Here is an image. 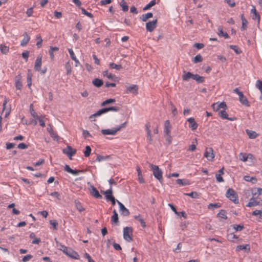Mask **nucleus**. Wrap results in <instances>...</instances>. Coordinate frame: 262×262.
Listing matches in <instances>:
<instances>
[{
	"label": "nucleus",
	"mask_w": 262,
	"mask_h": 262,
	"mask_svg": "<svg viewBox=\"0 0 262 262\" xmlns=\"http://www.w3.org/2000/svg\"><path fill=\"white\" fill-rule=\"evenodd\" d=\"M0 51L2 53L4 54H6L9 51V47L6 46L5 45L2 44L0 45Z\"/></svg>",
	"instance_id": "58836bf2"
},
{
	"label": "nucleus",
	"mask_w": 262,
	"mask_h": 262,
	"mask_svg": "<svg viewBox=\"0 0 262 262\" xmlns=\"http://www.w3.org/2000/svg\"><path fill=\"white\" fill-rule=\"evenodd\" d=\"M260 202L259 201L257 200L256 197L251 198L249 202L247 204V206L249 207H251L253 206H255L260 205Z\"/></svg>",
	"instance_id": "6ab92c4d"
},
{
	"label": "nucleus",
	"mask_w": 262,
	"mask_h": 262,
	"mask_svg": "<svg viewBox=\"0 0 262 262\" xmlns=\"http://www.w3.org/2000/svg\"><path fill=\"white\" fill-rule=\"evenodd\" d=\"M193 74L191 72H187L182 75V79L184 81H188L190 78H193Z\"/></svg>",
	"instance_id": "f704fd0d"
},
{
	"label": "nucleus",
	"mask_w": 262,
	"mask_h": 262,
	"mask_svg": "<svg viewBox=\"0 0 262 262\" xmlns=\"http://www.w3.org/2000/svg\"><path fill=\"white\" fill-rule=\"evenodd\" d=\"M211 106L213 111L215 112L219 111L221 108L226 110L227 108L226 104L224 102L214 103L212 104Z\"/></svg>",
	"instance_id": "1a4fd4ad"
},
{
	"label": "nucleus",
	"mask_w": 262,
	"mask_h": 262,
	"mask_svg": "<svg viewBox=\"0 0 262 262\" xmlns=\"http://www.w3.org/2000/svg\"><path fill=\"white\" fill-rule=\"evenodd\" d=\"M239 159L240 160L246 162L248 159L252 160L254 159L253 156L251 154H247L245 152H241L239 154Z\"/></svg>",
	"instance_id": "f8f14e48"
},
{
	"label": "nucleus",
	"mask_w": 262,
	"mask_h": 262,
	"mask_svg": "<svg viewBox=\"0 0 262 262\" xmlns=\"http://www.w3.org/2000/svg\"><path fill=\"white\" fill-rule=\"evenodd\" d=\"M219 114V116L223 119H226L230 121H233L235 120V118L228 117V115L226 111V110L223 109V110L220 111Z\"/></svg>",
	"instance_id": "393cba45"
},
{
	"label": "nucleus",
	"mask_w": 262,
	"mask_h": 262,
	"mask_svg": "<svg viewBox=\"0 0 262 262\" xmlns=\"http://www.w3.org/2000/svg\"><path fill=\"white\" fill-rule=\"evenodd\" d=\"M251 193L253 197H255L256 195L259 196L262 194V188H256L252 190Z\"/></svg>",
	"instance_id": "c756f323"
},
{
	"label": "nucleus",
	"mask_w": 262,
	"mask_h": 262,
	"mask_svg": "<svg viewBox=\"0 0 262 262\" xmlns=\"http://www.w3.org/2000/svg\"><path fill=\"white\" fill-rule=\"evenodd\" d=\"M15 86H16V89H17V90H20L21 89L22 84H21V82L20 81V78H16Z\"/></svg>",
	"instance_id": "864d4df0"
},
{
	"label": "nucleus",
	"mask_w": 262,
	"mask_h": 262,
	"mask_svg": "<svg viewBox=\"0 0 262 262\" xmlns=\"http://www.w3.org/2000/svg\"><path fill=\"white\" fill-rule=\"evenodd\" d=\"M119 107H117V106H111V107L103 108H102V109L99 110L95 114L91 115L89 117V118H90V119H92V121H95V118H96L97 117L100 116L101 115L106 113L109 111H113V112H117L119 111Z\"/></svg>",
	"instance_id": "f257e3e1"
},
{
	"label": "nucleus",
	"mask_w": 262,
	"mask_h": 262,
	"mask_svg": "<svg viewBox=\"0 0 262 262\" xmlns=\"http://www.w3.org/2000/svg\"><path fill=\"white\" fill-rule=\"evenodd\" d=\"M102 192H103V194L105 195V196L106 200H107L110 201L112 199V198L114 197L112 195L113 189H112V187L111 186H110V187L108 190H107L105 191H103Z\"/></svg>",
	"instance_id": "4be33fe9"
},
{
	"label": "nucleus",
	"mask_w": 262,
	"mask_h": 262,
	"mask_svg": "<svg viewBox=\"0 0 262 262\" xmlns=\"http://www.w3.org/2000/svg\"><path fill=\"white\" fill-rule=\"evenodd\" d=\"M217 216L224 220L227 219V213L226 211L221 210L217 214Z\"/></svg>",
	"instance_id": "a18cd8bd"
},
{
	"label": "nucleus",
	"mask_w": 262,
	"mask_h": 262,
	"mask_svg": "<svg viewBox=\"0 0 262 262\" xmlns=\"http://www.w3.org/2000/svg\"><path fill=\"white\" fill-rule=\"evenodd\" d=\"M197 144L196 139H195L194 142H192V144L189 147L188 150L191 151H194L196 149V144Z\"/></svg>",
	"instance_id": "0e129e2a"
},
{
	"label": "nucleus",
	"mask_w": 262,
	"mask_h": 262,
	"mask_svg": "<svg viewBox=\"0 0 262 262\" xmlns=\"http://www.w3.org/2000/svg\"><path fill=\"white\" fill-rule=\"evenodd\" d=\"M171 128H172V126L170 124V121L169 120H166L164 122V133L165 134H171Z\"/></svg>",
	"instance_id": "f3484780"
},
{
	"label": "nucleus",
	"mask_w": 262,
	"mask_h": 262,
	"mask_svg": "<svg viewBox=\"0 0 262 262\" xmlns=\"http://www.w3.org/2000/svg\"><path fill=\"white\" fill-rule=\"evenodd\" d=\"M157 19L148 21L146 24V29L148 32H152L156 28L157 25Z\"/></svg>",
	"instance_id": "9b49d317"
},
{
	"label": "nucleus",
	"mask_w": 262,
	"mask_h": 262,
	"mask_svg": "<svg viewBox=\"0 0 262 262\" xmlns=\"http://www.w3.org/2000/svg\"><path fill=\"white\" fill-rule=\"evenodd\" d=\"M50 223L53 227V228L55 230H57L58 224L56 220H50Z\"/></svg>",
	"instance_id": "338daca9"
},
{
	"label": "nucleus",
	"mask_w": 262,
	"mask_h": 262,
	"mask_svg": "<svg viewBox=\"0 0 262 262\" xmlns=\"http://www.w3.org/2000/svg\"><path fill=\"white\" fill-rule=\"evenodd\" d=\"M138 86L136 84H132L129 86H127L126 88V94L133 93L135 95L138 94Z\"/></svg>",
	"instance_id": "9d476101"
},
{
	"label": "nucleus",
	"mask_w": 262,
	"mask_h": 262,
	"mask_svg": "<svg viewBox=\"0 0 262 262\" xmlns=\"http://www.w3.org/2000/svg\"><path fill=\"white\" fill-rule=\"evenodd\" d=\"M241 19H242V29L246 30L247 28L248 21L245 18L243 14L241 15Z\"/></svg>",
	"instance_id": "a19ab883"
},
{
	"label": "nucleus",
	"mask_w": 262,
	"mask_h": 262,
	"mask_svg": "<svg viewBox=\"0 0 262 262\" xmlns=\"http://www.w3.org/2000/svg\"><path fill=\"white\" fill-rule=\"evenodd\" d=\"M113 215L111 217V222L112 224H114L116 225H118L119 220H118V215L115 209H114L113 211Z\"/></svg>",
	"instance_id": "5701e85b"
},
{
	"label": "nucleus",
	"mask_w": 262,
	"mask_h": 262,
	"mask_svg": "<svg viewBox=\"0 0 262 262\" xmlns=\"http://www.w3.org/2000/svg\"><path fill=\"white\" fill-rule=\"evenodd\" d=\"M68 50L69 51L71 59L72 60H75L77 57L75 55L73 50L72 49H68Z\"/></svg>",
	"instance_id": "69168bd1"
},
{
	"label": "nucleus",
	"mask_w": 262,
	"mask_h": 262,
	"mask_svg": "<svg viewBox=\"0 0 262 262\" xmlns=\"http://www.w3.org/2000/svg\"><path fill=\"white\" fill-rule=\"evenodd\" d=\"M229 47L237 54H239L242 52V50L236 45H230Z\"/></svg>",
	"instance_id": "09e8293b"
},
{
	"label": "nucleus",
	"mask_w": 262,
	"mask_h": 262,
	"mask_svg": "<svg viewBox=\"0 0 262 262\" xmlns=\"http://www.w3.org/2000/svg\"><path fill=\"white\" fill-rule=\"evenodd\" d=\"M239 100L240 102L246 106H250V103L247 98L243 94L239 97Z\"/></svg>",
	"instance_id": "a878e982"
},
{
	"label": "nucleus",
	"mask_w": 262,
	"mask_h": 262,
	"mask_svg": "<svg viewBox=\"0 0 262 262\" xmlns=\"http://www.w3.org/2000/svg\"><path fill=\"white\" fill-rule=\"evenodd\" d=\"M245 250L246 252H249L250 251V246L249 244L244 245H238L236 247V251Z\"/></svg>",
	"instance_id": "b1692460"
},
{
	"label": "nucleus",
	"mask_w": 262,
	"mask_h": 262,
	"mask_svg": "<svg viewBox=\"0 0 262 262\" xmlns=\"http://www.w3.org/2000/svg\"><path fill=\"white\" fill-rule=\"evenodd\" d=\"M177 183L181 186H186L190 184V181L188 179H177L176 180Z\"/></svg>",
	"instance_id": "bb28decb"
},
{
	"label": "nucleus",
	"mask_w": 262,
	"mask_h": 262,
	"mask_svg": "<svg viewBox=\"0 0 262 262\" xmlns=\"http://www.w3.org/2000/svg\"><path fill=\"white\" fill-rule=\"evenodd\" d=\"M126 123V122H124L123 124H122L121 125L116 126L112 129H102L101 130V133L104 135H115L117 133V132L120 130L122 128L125 127Z\"/></svg>",
	"instance_id": "7ed1b4c3"
},
{
	"label": "nucleus",
	"mask_w": 262,
	"mask_h": 262,
	"mask_svg": "<svg viewBox=\"0 0 262 262\" xmlns=\"http://www.w3.org/2000/svg\"><path fill=\"white\" fill-rule=\"evenodd\" d=\"M93 83L97 87H100L103 85V81L98 78H96L93 81Z\"/></svg>",
	"instance_id": "37998d69"
},
{
	"label": "nucleus",
	"mask_w": 262,
	"mask_h": 262,
	"mask_svg": "<svg viewBox=\"0 0 262 262\" xmlns=\"http://www.w3.org/2000/svg\"><path fill=\"white\" fill-rule=\"evenodd\" d=\"M75 207H76V209L79 212L83 211L85 210L84 208L82 207L81 203L79 201H75Z\"/></svg>",
	"instance_id": "c03bdc74"
},
{
	"label": "nucleus",
	"mask_w": 262,
	"mask_h": 262,
	"mask_svg": "<svg viewBox=\"0 0 262 262\" xmlns=\"http://www.w3.org/2000/svg\"><path fill=\"white\" fill-rule=\"evenodd\" d=\"M218 30V35L220 36H223L225 38H228L229 36L227 34V32H224L223 30V28L222 27H219L217 29Z\"/></svg>",
	"instance_id": "7c9ffc66"
},
{
	"label": "nucleus",
	"mask_w": 262,
	"mask_h": 262,
	"mask_svg": "<svg viewBox=\"0 0 262 262\" xmlns=\"http://www.w3.org/2000/svg\"><path fill=\"white\" fill-rule=\"evenodd\" d=\"M170 107H171V113L173 115V116L174 117L176 116L178 114V111H177V108H176V107L174 105V104L173 103H172L171 102L170 103Z\"/></svg>",
	"instance_id": "3c124183"
},
{
	"label": "nucleus",
	"mask_w": 262,
	"mask_h": 262,
	"mask_svg": "<svg viewBox=\"0 0 262 262\" xmlns=\"http://www.w3.org/2000/svg\"><path fill=\"white\" fill-rule=\"evenodd\" d=\"M227 239L230 242H235V239H238V237L233 233H231L227 235Z\"/></svg>",
	"instance_id": "4c0bfd02"
},
{
	"label": "nucleus",
	"mask_w": 262,
	"mask_h": 262,
	"mask_svg": "<svg viewBox=\"0 0 262 262\" xmlns=\"http://www.w3.org/2000/svg\"><path fill=\"white\" fill-rule=\"evenodd\" d=\"M117 203L119 207V211L121 215L123 216H128L130 212L128 209H127L124 205L119 201H117Z\"/></svg>",
	"instance_id": "6e6552de"
},
{
	"label": "nucleus",
	"mask_w": 262,
	"mask_h": 262,
	"mask_svg": "<svg viewBox=\"0 0 262 262\" xmlns=\"http://www.w3.org/2000/svg\"><path fill=\"white\" fill-rule=\"evenodd\" d=\"M60 250L67 255L69 257L75 259H79V255L77 252L74 251L70 248L67 247L64 245H61Z\"/></svg>",
	"instance_id": "f03ea898"
},
{
	"label": "nucleus",
	"mask_w": 262,
	"mask_h": 262,
	"mask_svg": "<svg viewBox=\"0 0 262 262\" xmlns=\"http://www.w3.org/2000/svg\"><path fill=\"white\" fill-rule=\"evenodd\" d=\"M27 85L30 88L32 85V74L28 73L27 75Z\"/></svg>",
	"instance_id": "bf43d9fd"
},
{
	"label": "nucleus",
	"mask_w": 262,
	"mask_h": 262,
	"mask_svg": "<svg viewBox=\"0 0 262 262\" xmlns=\"http://www.w3.org/2000/svg\"><path fill=\"white\" fill-rule=\"evenodd\" d=\"M30 113L32 115V116L35 119L39 118V116L37 115L36 113L34 111V110L33 108V104L30 105Z\"/></svg>",
	"instance_id": "052dcab7"
},
{
	"label": "nucleus",
	"mask_w": 262,
	"mask_h": 262,
	"mask_svg": "<svg viewBox=\"0 0 262 262\" xmlns=\"http://www.w3.org/2000/svg\"><path fill=\"white\" fill-rule=\"evenodd\" d=\"M153 14L151 12H148L141 15L140 19L143 21H146L149 18L152 17Z\"/></svg>",
	"instance_id": "2f4dec72"
},
{
	"label": "nucleus",
	"mask_w": 262,
	"mask_h": 262,
	"mask_svg": "<svg viewBox=\"0 0 262 262\" xmlns=\"http://www.w3.org/2000/svg\"><path fill=\"white\" fill-rule=\"evenodd\" d=\"M24 38L20 42V45L22 47L26 46L30 40V37L28 35L27 32H25L23 34Z\"/></svg>",
	"instance_id": "412c9836"
},
{
	"label": "nucleus",
	"mask_w": 262,
	"mask_h": 262,
	"mask_svg": "<svg viewBox=\"0 0 262 262\" xmlns=\"http://www.w3.org/2000/svg\"><path fill=\"white\" fill-rule=\"evenodd\" d=\"M255 86L260 91L261 93L260 99H262V81L260 80H257L256 81Z\"/></svg>",
	"instance_id": "ea45409f"
},
{
	"label": "nucleus",
	"mask_w": 262,
	"mask_h": 262,
	"mask_svg": "<svg viewBox=\"0 0 262 262\" xmlns=\"http://www.w3.org/2000/svg\"><path fill=\"white\" fill-rule=\"evenodd\" d=\"M42 65V56L41 55H38L35 62L34 70L36 71H40L41 67Z\"/></svg>",
	"instance_id": "ddd939ff"
},
{
	"label": "nucleus",
	"mask_w": 262,
	"mask_h": 262,
	"mask_svg": "<svg viewBox=\"0 0 262 262\" xmlns=\"http://www.w3.org/2000/svg\"><path fill=\"white\" fill-rule=\"evenodd\" d=\"M232 227L235 232L241 231L244 229V226L241 225L234 224L232 225Z\"/></svg>",
	"instance_id": "5fc2aeb1"
},
{
	"label": "nucleus",
	"mask_w": 262,
	"mask_h": 262,
	"mask_svg": "<svg viewBox=\"0 0 262 262\" xmlns=\"http://www.w3.org/2000/svg\"><path fill=\"white\" fill-rule=\"evenodd\" d=\"M80 9L81 10V12L83 14L85 15L90 18L93 17V15L92 13L88 12L84 8H80Z\"/></svg>",
	"instance_id": "6e6d98bb"
},
{
	"label": "nucleus",
	"mask_w": 262,
	"mask_h": 262,
	"mask_svg": "<svg viewBox=\"0 0 262 262\" xmlns=\"http://www.w3.org/2000/svg\"><path fill=\"white\" fill-rule=\"evenodd\" d=\"M204 156L209 161H213L215 158V154L213 148L212 147H206L204 151Z\"/></svg>",
	"instance_id": "0eeeda50"
},
{
	"label": "nucleus",
	"mask_w": 262,
	"mask_h": 262,
	"mask_svg": "<svg viewBox=\"0 0 262 262\" xmlns=\"http://www.w3.org/2000/svg\"><path fill=\"white\" fill-rule=\"evenodd\" d=\"M63 152L69 157H72L76 152V150L70 146H68L66 148L63 149Z\"/></svg>",
	"instance_id": "4468645a"
},
{
	"label": "nucleus",
	"mask_w": 262,
	"mask_h": 262,
	"mask_svg": "<svg viewBox=\"0 0 262 262\" xmlns=\"http://www.w3.org/2000/svg\"><path fill=\"white\" fill-rule=\"evenodd\" d=\"M9 101V99L6 97H5L4 101L3 104V112H5L7 109H9V108H7V104Z\"/></svg>",
	"instance_id": "680f3d73"
},
{
	"label": "nucleus",
	"mask_w": 262,
	"mask_h": 262,
	"mask_svg": "<svg viewBox=\"0 0 262 262\" xmlns=\"http://www.w3.org/2000/svg\"><path fill=\"white\" fill-rule=\"evenodd\" d=\"M251 16L253 19L257 20L258 23L260 21V17L258 13L257 12L256 9L254 6H252L251 10Z\"/></svg>",
	"instance_id": "dca6fc26"
},
{
	"label": "nucleus",
	"mask_w": 262,
	"mask_h": 262,
	"mask_svg": "<svg viewBox=\"0 0 262 262\" xmlns=\"http://www.w3.org/2000/svg\"><path fill=\"white\" fill-rule=\"evenodd\" d=\"M133 234V229L132 227H126L123 229V238L128 242H130L133 241L132 237Z\"/></svg>",
	"instance_id": "423d86ee"
},
{
	"label": "nucleus",
	"mask_w": 262,
	"mask_h": 262,
	"mask_svg": "<svg viewBox=\"0 0 262 262\" xmlns=\"http://www.w3.org/2000/svg\"><path fill=\"white\" fill-rule=\"evenodd\" d=\"M121 7H122V10L124 11H127L128 10V7L127 5L126 2L124 0H122L120 3Z\"/></svg>",
	"instance_id": "49530a36"
},
{
	"label": "nucleus",
	"mask_w": 262,
	"mask_h": 262,
	"mask_svg": "<svg viewBox=\"0 0 262 262\" xmlns=\"http://www.w3.org/2000/svg\"><path fill=\"white\" fill-rule=\"evenodd\" d=\"M246 132L250 139H255L258 135L254 131L246 129Z\"/></svg>",
	"instance_id": "c85d7f7f"
},
{
	"label": "nucleus",
	"mask_w": 262,
	"mask_h": 262,
	"mask_svg": "<svg viewBox=\"0 0 262 262\" xmlns=\"http://www.w3.org/2000/svg\"><path fill=\"white\" fill-rule=\"evenodd\" d=\"M103 75L112 80H114L116 78V75L112 74L111 73H109L107 70L103 71Z\"/></svg>",
	"instance_id": "72a5a7b5"
},
{
	"label": "nucleus",
	"mask_w": 262,
	"mask_h": 262,
	"mask_svg": "<svg viewBox=\"0 0 262 262\" xmlns=\"http://www.w3.org/2000/svg\"><path fill=\"white\" fill-rule=\"evenodd\" d=\"M91 152V148L90 146H86L85 147V151H84V155L85 157L90 156Z\"/></svg>",
	"instance_id": "4d7b16f0"
},
{
	"label": "nucleus",
	"mask_w": 262,
	"mask_h": 262,
	"mask_svg": "<svg viewBox=\"0 0 262 262\" xmlns=\"http://www.w3.org/2000/svg\"><path fill=\"white\" fill-rule=\"evenodd\" d=\"M64 67L67 71V74L70 75L72 72V63L69 61L65 63Z\"/></svg>",
	"instance_id": "e433bc0d"
},
{
	"label": "nucleus",
	"mask_w": 262,
	"mask_h": 262,
	"mask_svg": "<svg viewBox=\"0 0 262 262\" xmlns=\"http://www.w3.org/2000/svg\"><path fill=\"white\" fill-rule=\"evenodd\" d=\"M192 79L195 80L199 83H203L205 80L204 77L201 76L198 74H193Z\"/></svg>",
	"instance_id": "c9c22d12"
},
{
	"label": "nucleus",
	"mask_w": 262,
	"mask_h": 262,
	"mask_svg": "<svg viewBox=\"0 0 262 262\" xmlns=\"http://www.w3.org/2000/svg\"><path fill=\"white\" fill-rule=\"evenodd\" d=\"M59 50V48L56 47H50V50L49 51V53L50 56V58L52 60H53L54 58V51H57Z\"/></svg>",
	"instance_id": "473e14b6"
},
{
	"label": "nucleus",
	"mask_w": 262,
	"mask_h": 262,
	"mask_svg": "<svg viewBox=\"0 0 262 262\" xmlns=\"http://www.w3.org/2000/svg\"><path fill=\"white\" fill-rule=\"evenodd\" d=\"M156 4V0H152L147 5H146L143 8L144 10L149 9L151 7L155 5Z\"/></svg>",
	"instance_id": "8fccbe9b"
},
{
	"label": "nucleus",
	"mask_w": 262,
	"mask_h": 262,
	"mask_svg": "<svg viewBox=\"0 0 262 262\" xmlns=\"http://www.w3.org/2000/svg\"><path fill=\"white\" fill-rule=\"evenodd\" d=\"M202 60V56L200 54H198L194 57L192 61L194 63H197L201 62Z\"/></svg>",
	"instance_id": "13d9d810"
},
{
	"label": "nucleus",
	"mask_w": 262,
	"mask_h": 262,
	"mask_svg": "<svg viewBox=\"0 0 262 262\" xmlns=\"http://www.w3.org/2000/svg\"><path fill=\"white\" fill-rule=\"evenodd\" d=\"M135 219L140 222L141 226L143 227H144V228L145 227V226H146L145 222H144V220H143V219L141 217V216L140 214L135 216Z\"/></svg>",
	"instance_id": "79ce46f5"
},
{
	"label": "nucleus",
	"mask_w": 262,
	"mask_h": 262,
	"mask_svg": "<svg viewBox=\"0 0 262 262\" xmlns=\"http://www.w3.org/2000/svg\"><path fill=\"white\" fill-rule=\"evenodd\" d=\"M226 196L234 204H238L239 200L236 192L232 188H229L226 193Z\"/></svg>",
	"instance_id": "20e7f679"
},
{
	"label": "nucleus",
	"mask_w": 262,
	"mask_h": 262,
	"mask_svg": "<svg viewBox=\"0 0 262 262\" xmlns=\"http://www.w3.org/2000/svg\"><path fill=\"white\" fill-rule=\"evenodd\" d=\"M165 138H166V141H167V143L168 144H170L172 142V138L171 136V134H165Z\"/></svg>",
	"instance_id": "e2e57ef3"
},
{
	"label": "nucleus",
	"mask_w": 262,
	"mask_h": 262,
	"mask_svg": "<svg viewBox=\"0 0 262 262\" xmlns=\"http://www.w3.org/2000/svg\"><path fill=\"white\" fill-rule=\"evenodd\" d=\"M64 169L67 172L70 173L75 176L78 175V174H79V173L82 172V170H73V169H71L70 168V167L68 165H66L64 166Z\"/></svg>",
	"instance_id": "aec40b11"
},
{
	"label": "nucleus",
	"mask_w": 262,
	"mask_h": 262,
	"mask_svg": "<svg viewBox=\"0 0 262 262\" xmlns=\"http://www.w3.org/2000/svg\"><path fill=\"white\" fill-rule=\"evenodd\" d=\"M116 102V100L115 99H108L103 102H102L101 104V106H104L108 104L113 103Z\"/></svg>",
	"instance_id": "de8ad7c7"
},
{
	"label": "nucleus",
	"mask_w": 262,
	"mask_h": 262,
	"mask_svg": "<svg viewBox=\"0 0 262 262\" xmlns=\"http://www.w3.org/2000/svg\"><path fill=\"white\" fill-rule=\"evenodd\" d=\"M149 167L153 171L154 177L158 180L160 182H162L163 181V172L162 170L157 165L150 164Z\"/></svg>",
	"instance_id": "39448f33"
},
{
	"label": "nucleus",
	"mask_w": 262,
	"mask_h": 262,
	"mask_svg": "<svg viewBox=\"0 0 262 262\" xmlns=\"http://www.w3.org/2000/svg\"><path fill=\"white\" fill-rule=\"evenodd\" d=\"M91 194L93 196H94L96 198H102V195L100 194L98 190L94 186H92V187Z\"/></svg>",
	"instance_id": "cd10ccee"
},
{
	"label": "nucleus",
	"mask_w": 262,
	"mask_h": 262,
	"mask_svg": "<svg viewBox=\"0 0 262 262\" xmlns=\"http://www.w3.org/2000/svg\"><path fill=\"white\" fill-rule=\"evenodd\" d=\"M32 257H33L32 255H31L30 254L24 256V257L22 259V261L23 262L28 261L32 258Z\"/></svg>",
	"instance_id": "774afa93"
},
{
	"label": "nucleus",
	"mask_w": 262,
	"mask_h": 262,
	"mask_svg": "<svg viewBox=\"0 0 262 262\" xmlns=\"http://www.w3.org/2000/svg\"><path fill=\"white\" fill-rule=\"evenodd\" d=\"M187 121L189 123V127L192 130H195L198 126V123L195 122L194 119L192 117L187 119Z\"/></svg>",
	"instance_id": "2eb2a0df"
},
{
	"label": "nucleus",
	"mask_w": 262,
	"mask_h": 262,
	"mask_svg": "<svg viewBox=\"0 0 262 262\" xmlns=\"http://www.w3.org/2000/svg\"><path fill=\"white\" fill-rule=\"evenodd\" d=\"M145 130L147 133V140L151 142L152 141V136L150 130V124L149 123L145 124Z\"/></svg>",
	"instance_id": "a211bd4d"
},
{
	"label": "nucleus",
	"mask_w": 262,
	"mask_h": 262,
	"mask_svg": "<svg viewBox=\"0 0 262 262\" xmlns=\"http://www.w3.org/2000/svg\"><path fill=\"white\" fill-rule=\"evenodd\" d=\"M109 67L111 69H116L118 70H119L122 68L121 65L117 64L114 62H111L109 64Z\"/></svg>",
	"instance_id": "603ef678"
}]
</instances>
